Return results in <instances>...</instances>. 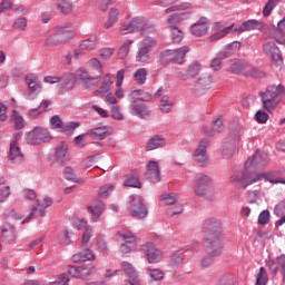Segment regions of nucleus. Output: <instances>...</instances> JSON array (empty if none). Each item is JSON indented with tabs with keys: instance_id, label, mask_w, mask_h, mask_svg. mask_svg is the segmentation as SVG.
<instances>
[{
	"instance_id": "obj_1",
	"label": "nucleus",
	"mask_w": 285,
	"mask_h": 285,
	"mask_svg": "<svg viewBox=\"0 0 285 285\" xmlns=\"http://www.w3.org/2000/svg\"><path fill=\"white\" fill-rule=\"evenodd\" d=\"M204 247L210 255H222V220L215 217L206 218L202 225Z\"/></svg>"
},
{
	"instance_id": "obj_2",
	"label": "nucleus",
	"mask_w": 285,
	"mask_h": 285,
	"mask_svg": "<svg viewBox=\"0 0 285 285\" xmlns=\"http://www.w3.org/2000/svg\"><path fill=\"white\" fill-rule=\"evenodd\" d=\"M266 163L262 161V156L256 153L254 156L245 161V173L243 176L233 175L230 176V183L236 186V188H243L246 190L248 186L255 184V168H264Z\"/></svg>"
},
{
	"instance_id": "obj_3",
	"label": "nucleus",
	"mask_w": 285,
	"mask_h": 285,
	"mask_svg": "<svg viewBox=\"0 0 285 285\" xmlns=\"http://www.w3.org/2000/svg\"><path fill=\"white\" fill-rule=\"evenodd\" d=\"M285 94L284 85H269L265 91L259 92L264 110L273 112L282 102V95Z\"/></svg>"
},
{
	"instance_id": "obj_4",
	"label": "nucleus",
	"mask_w": 285,
	"mask_h": 285,
	"mask_svg": "<svg viewBox=\"0 0 285 285\" xmlns=\"http://www.w3.org/2000/svg\"><path fill=\"white\" fill-rule=\"evenodd\" d=\"M194 184V193H196L198 197H204L207 202H213V199H215L213 178H210V176L204 173L197 174Z\"/></svg>"
},
{
	"instance_id": "obj_5",
	"label": "nucleus",
	"mask_w": 285,
	"mask_h": 285,
	"mask_svg": "<svg viewBox=\"0 0 285 285\" xmlns=\"http://www.w3.org/2000/svg\"><path fill=\"white\" fill-rule=\"evenodd\" d=\"M188 52H190L189 46H184L178 49H167L160 52L158 63H160V66H168V63H184V59Z\"/></svg>"
},
{
	"instance_id": "obj_6",
	"label": "nucleus",
	"mask_w": 285,
	"mask_h": 285,
	"mask_svg": "<svg viewBox=\"0 0 285 285\" xmlns=\"http://www.w3.org/2000/svg\"><path fill=\"white\" fill-rule=\"evenodd\" d=\"M92 237V227H87L82 235V243L80 250L72 256L73 262H92L95 259V253L90 250L92 243L90 239Z\"/></svg>"
},
{
	"instance_id": "obj_7",
	"label": "nucleus",
	"mask_w": 285,
	"mask_h": 285,
	"mask_svg": "<svg viewBox=\"0 0 285 285\" xmlns=\"http://www.w3.org/2000/svg\"><path fill=\"white\" fill-rule=\"evenodd\" d=\"M242 137V132L238 129H235L229 132V135L224 139L220 155L224 159H230L233 155H235V150L237 149V141Z\"/></svg>"
},
{
	"instance_id": "obj_8",
	"label": "nucleus",
	"mask_w": 285,
	"mask_h": 285,
	"mask_svg": "<svg viewBox=\"0 0 285 285\" xmlns=\"http://www.w3.org/2000/svg\"><path fill=\"white\" fill-rule=\"evenodd\" d=\"M24 139L29 146H37L48 144L52 139V135L46 128L36 127L24 135Z\"/></svg>"
},
{
	"instance_id": "obj_9",
	"label": "nucleus",
	"mask_w": 285,
	"mask_h": 285,
	"mask_svg": "<svg viewBox=\"0 0 285 285\" xmlns=\"http://www.w3.org/2000/svg\"><path fill=\"white\" fill-rule=\"evenodd\" d=\"M127 208L135 219H146L148 217V207H146L140 196H129Z\"/></svg>"
},
{
	"instance_id": "obj_10",
	"label": "nucleus",
	"mask_w": 285,
	"mask_h": 285,
	"mask_svg": "<svg viewBox=\"0 0 285 285\" xmlns=\"http://www.w3.org/2000/svg\"><path fill=\"white\" fill-rule=\"evenodd\" d=\"M68 273L76 279H88L90 275H95V273H97V267L92 265H69Z\"/></svg>"
},
{
	"instance_id": "obj_11",
	"label": "nucleus",
	"mask_w": 285,
	"mask_h": 285,
	"mask_svg": "<svg viewBox=\"0 0 285 285\" xmlns=\"http://www.w3.org/2000/svg\"><path fill=\"white\" fill-rule=\"evenodd\" d=\"M208 146H210V140L204 138L199 141L198 147L194 151V159L199 166L206 168L208 166Z\"/></svg>"
},
{
	"instance_id": "obj_12",
	"label": "nucleus",
	"mask_w": 285,
	"mask_h": 285,
	"mask_svg": "<svg viewBox=\"0 0 285 285\" xmlns=\"http://www.w3.org/2000/svg\"><path fill=\"white\" fill-rule=\"evenodd\" d=\"M45 83H59L58 91L59 95H66V92H70L72 88H75V81L70 78H61L57 76H47L43 79Z\"/></svg>"
},
{
	"instance_id": "obj_13",
	"label": "nucleus",
	"mask_w": 285,
	"mask_h": 285,
	"mask_svg": "<svg viewBox=\"0 0 285 285\" xmlns=\"http://www.w3.org/2000/svg\"><path fill=\"white\" fill-rule=\"evenodd\" d=\"M141 252L147 258L148 264H159L164 259V254L161 249L155 247V244L147 243L141 246Z\"/></svg>"
},
{
	"instance_id": "obj_14",
	"label": "nucleus",
	"mask_w": 285,
	"mask_h": 285,
	"mask_svg": "<svg viewBox=\"0 0 285 285\" xmlns=\"http://www.w3.org/2000/svg\"><path fill=\"white\" fill-rule=\"evenodd\" d=\"M145 178L150 181V184H159V181H161V170L159 169V163L157 160L149 161Z\"/></svg>"
},
{
	"instance_id": "obj_15",
	"label": "nucleus",
	"mask_w": 285,
	"mask_h": 285,
	"mask_svg": "<svg viewBox=\"0 0 285 285\" xmlns=\"http://www.w3.org/2000/svg\"><path fill=\"white\" fill-rule=\"evenodd\" d=\"M120 238L125 244L120 246V250L124 255H128V253H132L137 248V236H135L132 233H120Z\"/></svg>"
},
{
	"instance_id": "obj_16",
	"label": "nucleus",
	"mask_w": 285,
	"mask_h": 285,
	"mask_svg": "<svg viewBox=\"0 0 285 285\" xmlns=\"http://www.w3.org/2000/svg\"><path fill=\"white\" fill-rule=\"evenodd\" d=\"M70 39H72V31L62 30L49 36L45 41V46H61V43H66Z\"/></svg>"
},
{
	"instance_id": "obj_17",
	"label": "nucleus",
	"mask_w": 285,
	"mask_h": 285,
	"mask_svg": "<svg viewBox=\"0 0 285 285\" xmlns=\"http://www.w3.org/2000/svg\"><path fill=\"white\" fill-rule=\"evenodd\" d=\"M208 30H210V27L208 26V18L206 17H202L189 28V32L193 37H206V35H208Z\"/></svg>"
},
{
	"instance_id": "obj_18",
	"label": "nucleus",
	"mask_w": 285,
	"mask_h": 285,
	"mask_svg": "<svg viewBox=\"0 0 285 285\" xmlns=\"http://www.w3.org/2000/svg\"><path fill=\"white\" fill-rule=\"evenodd\" d=\"M128 108L130 115H134V117H138L139 119H146V117H150V107L146 106L145 104L131 102Z\"/></svg>"
},
{
	"instance_id": "obj_19",
	"label": "nucleus",
	"mask_w": 285,
	"mask_h": 285,
	"mask_svg": "<svg viewBox=\"0 0 285 285\" xmlns=\"http://www.w3.org/2000/svg\"><path fill=\"white\" fill-rule=\"evenodd\" d=\"M121 268L125 274H127V277H129L128 283L130 285H141V277L137 273V269L132 267V265L128 262L121 263Z\"/></svg>"
},
{
	"instance_id": "obj_20",
	"label": "nucleus",
	"mask_w": 285,
	"mask_h": 285,
	"mask_svg": "<svg viewBox=\"0 0 285 285\" xmlns=\"http://www.w3.org/2000/svg\"><path fill=\"white\" fill-rule=\"evenodd\" d=\"M263 52L271 57L272 61H282V51L274 41H267L263 43Z\"/></svg>"
},
{
	"instance_id": "obj_21",
	"label": "nucleus",
	"mask_w": 285,
	"mask_h": 285,
	"mask_svg": "<svg viewBox=\"0 0 285 285\" xmlns=\"http://www.w3.org/2000/svg\"><path fill=\"white\" fill-rule=\"evenodd\" d=\"M277 266L275 267V261L267 262V268H269L272 275H277V272L279 271L283 282H285V255L282 254L277 256L276 258Z\"/></svg>"
},
{
	"instance_id": "obj_22",
	"label": "nucleus",
	"mask_w": 285,
	"mask_h": 285,
	"mask_svg": "<svg viewBox=\"0 0 285 285\" xmlns=\"http://www.w3.org/2000/svg\"><path fill=\"white\" fill-rule=\"evenodd\" d=\"M26 83L29 88L28 99H35L32 95H39L41 92V82L39 78L35 75H28L26 77Z\"/></svg>"
},
{
	"instance_id": "obj_23",
	"label": "nucleus",
	"mask_w": 285,
	"mask_h": 285,
	"mask_svg": "<svg viewBox=\"0 0 285 285\" xmlns=\"http://www.w3.org/2000/svg\"><path fill=\"white\" fill-rule=\"evenodd\" d=\"M264 29V22L252 19L244 21L238 28L235 29V32L237 35H242V32H248L250 30H263Z\"/></svg>"
},
{
	"instance_id": "obj_24",
	"label": "nucleus",
	"mask_w": 285,
	"mask_h": 285,
	"mask_svg": "<svg viewBox=\"0 0 285 285\" xmlns=\"http://www.w3.org/2000/svg\"><path fill=\"white\" fill-rule=\"evenodd\" d=\"M199 70H202V63L195 61L187 67V72L179 71L178 75L181 81H188V79H195L199 75Z\"/></svg>"
},
{
	"instance_id": "obj_25",
	"label": "nucleus",
	"mask_w": 285,
	"mask_h": 285,
	"mask_svg": "<svg viewBox=\"0 0 285 285\" xmlns=\"http://www.w3.org/2000/svg\"><path fill=\"white\" fill-rule=\"evenodd\" d=\"M8 157L11 160V164H21L23 161V153H21V148H19L17 141L10 144Z\"/></svg>"
},
{
	"instance_id": "obj_26",
	"label": "nucleus",
	"mask_w": 285,
	"mask_h": 285,
	"mask_svg": "<svg viewBox=\"0 0 285 285\" xmlns=\"http://www.w3.org/2000/svg\"><path fill=\"white\" fill-rule=\"evenodd\" d=\"M212 83L213 79L209 75L202 76L195 85L196 91L198 92V95H204L206 90H210Z\"/></svg>"
},
{
	"instance_id": "obj_27",
	"label": "nucleus",
	"mask_w": 285,
	"mask_h": 285,
	"mask_svg": "<svg viewBox=\"0 0 285 285\" xmlns=\"http://www.w3.org/2000/svg\"><path fill=\"white\" fill-rule=\"evenodd\" d=\"M88 212L92 215L91 222H98L99 217L104 215V212L106 210V204L104 203H94V205H90L87 207Z\"/></svg>"
},
{
	"instance_id": "obj_28",
	"label": "nucleus",
	"mask_w": 285,
	"mask_h": 285,
	"mask_svg": "<svg viewBox=\"0 0 285 285\" xmlns=\"http://www.w3.org/2000/svg\"><path fill=\"white\" fill-rule=\"evenodd\" d=\"M124 186H128L129 188H141V181H139V173L134 169L129 175L125 176Z\"/></svg>"
},
{
	"instance_id": "obj_29",
	"label": "nucleus",
	"mask_w": 285,
	"mask_h": 285,
	"mask_svg": "<svg viewBox=\"0 0 285 285\" xmlns=\"http://www.w3.org/2000/svg\"><path fill=\"white\" fill-rule=\"evenodd\" d=\"M193 12H183V13H173L167 19V23L169 26V29L177 28V23H181L184 19H188Z\"/></svg>"
},
{
	"instance_id": "obj_30",
	"label": "nucleus",
	"mask_w": 285,
	"mask_h": 285,
	"mask_svg": "<svg viewBox=\"0 0 285 285\" xmlns=\"http://www.w3.org/2000/svg\"><path fill=\"white\" fill-rule=\"evenodd\" d=\"M164 146H166V139L159 135H156L147 141L146 150H157V148H164Z\"/></svg>"
},
{
	"instance_id": "obj_31",
	"label": "nucleus",
	"mask_w": 285,
	"mask_h": 285,
	"mask_svg": "<svg viewBox=\"0 0 285 285\" xmlns=\"http://www.w3.org/2000/svg\"><path fill=\"white\" fill-rule=\"evenodd\" d=\"M269 181L271 184H284V179H273V174H268V173H257L254 169V184H257V181Z\"/></svg>"
},
{
	"instance_id": "obj_32",
	"label": "nucleus",
	"mask_w": 285,
	"mask_h": 285,
	"mask_svg": "<svg viewBox=\"0 0 285 285\" xmlns=\"http://www.w3.org/2000/svg\"><path fill=\"white\" fill-rule=\"evenodd\" d=\"M56 8L61 14H71L73 6L70 0H57Z\"/></svg>"
},
{
	"instance_id": "obj_33",
	"label": "nucleus",
	"mask_w": 285,
	"mask_h": 285,
	"mask_svg": "<svg viewBox=\"0 0 285 285\" xmlns=\"http://www.w3.org/2000/svg\"><path fill=\"white\" fill-rule=\"evenodd\" d=\"M56 159L61 166L68 161V145H60L56 148Z\"/></svg>"
},
{
	"instance_id": "obj_34",
	"label": "nucleus",
	"mask_w": 285,
	"mask_h": 285,
	"mask_svg": "<svg viewBox=\"0 0 285 285\" xmlns=\"http://www.w3.org/2000/svg\"><path fill=\"white\" fill-rule=\"evenodd\" d=\"M131 26H134L135 32H141L142 35H146L148 30H153L146 21L142 20V18H134L131 20Z\"/></svg>"
},
{
	"instance_id": "obj_35",
	"label": "nucleus",
	"mask_w": 285,
	"mask_h": 285,
	"mask_svg": "<svg viewBox=\"0 0 285 285\" xmlns=\"http://www.w3.org/2000/svg\"><path fill=\"white\" fill-rule=\"evenodd\" d=\"M114 81L112 78H110V75H106L104 78V81L101 82V86L99 89L94 91V95L97 97L99 95H106L110 90V87L112 86Z\"/></svg>"
},
{
	"instance_id": "obj_36",
	"label": "nucleus",
	"mask_w": 285,
	"mask_h": 285,
	"mask_svg": "<svg viewBox=\"0 0 285 285\" xmlns=\"http://www.w3.org/2000/svg\"><path fill=\"white\" fill-rule=\"evenodd\" d=\"M136 61L137 63H146V61H150V50L140 46L136 52Z\"/></svg>"
},
{
	"instance_id": "obj_37",
	"label": "nucleus",
	"mask_w": 285,
	"mask_h": 285,
	"mask_svg": "<svg viewBox=\"0 0 285 285\" xmlns=\"http://www.w3.org/2000/svg\"><path fill=\"white\" fill-rule=\"evenodd\" d=\"M187 250H190V247L176 252L170 259L171 266H175V268H178L179 265L184 264V259H186V256L184 255V253H187Z\"/></svg>"
},
{
	"instance_id": "obj_38",
	"label": "nucleus",
	"mask_w": 285,
	"mask_h": 285,
	"mask_svg": "<svg viewBox=\"0 0 285 285\" xmlns=\"http://www.w3.org/2000/svg\"><path fill=\"white\" fill-rule=\"evenodd\" d=\"M87 135L92 137V139H99L101 141L108 137V131L104 127H97L91 129Z\"/></svg>"
},
{
	"instance_id": "obj_39",
	"label": "nucleus",
	"mask_w": 285,
	"mask_h": 285,
	"mask_svg": "<svg viewBox=\"0 0 285 285\" xmlns=\"http://www.w3.org/2000/svg\"><path fill=\"white\" fill-rule=\"evenodd\" d=\"M94 48H97V35H91L80 43V50H94Z\"/></svg>"
},
{
	"instance_id": "obj_40",
	"label": "nucleus",
	"mask_w": 285,
	"mask_h": 285,
	"mask_svg": "<svg viewBox=\"0 0 285 285\" xmlns=\"http://www.w3.org/2000/svg\"><path fill=\"white\" fill-rule=\"evenodd\" d=\"M2 237H4V239H7L8 242H14V239H17V229L14 228V226H3Z\"/></svg>"
},
{
	"instance_id": "obj_41",
	"label": "nucleus",
	"mask_w": 285,
	"mask_h": 285,
	"mask_svg": "<svg viewBox=\"0 0 285 285\" xmlns=\"http://www.w3.org/2000/svg\"><path fill=\"white\" fill-rule=\"evenodd\" d=\"M135 81L139 83L140 86H144L148 79V69L146 68H139L136 70L135 75Z\"/></svg>"
},
{
	"instance_id": "obj_42",
	"label": "nucleus",
	"mask_w": 285,
	"mask_h": 285,
	"mask_svg": "<svg viewBox=\"0 0 285 285\" xmlns=\"http://www.w3.org/2000/svg\"><path fill=\"white\" fill-rule=\"evenodd\" d=\"M169 30L171 32V43H181L184 41V31L179 27H173Z\"/></svg>"
},
{
	"instance_id": "obj_43",
	"label": "nucleus",
	"mask_w": 285,
	"mask_h": 285,
	"mask_svg": "<svg viewBox=\"0 0 285 285\" xmlns=\"http://www.w3.org/2000/svg\"><path fill=\"white\" fill-rule=\"evenodd\" d=\"M63 177L68 181H75L76 184H83V179L77 178V174H75V169H72V167L65 168Z\"/></svg>"
},
{
	"instance_id": "obj_44",
	"label": "nucleus",
	"mask_w": 285,
	"mask_h": 285,
	"mask_svg": "<svg viewBox=\"0 0 285 285\" xmlns=\"http://www.w3.org/2000/svg\"><path fill=\"white\" fill-rule=\"evenodd\" d=\"M245 77H252V79H264V77H266V72L252 67L245 71Z\"/></svg>"
},
{
	"instance_id": "obj_45",
	"label": "nucleus",
	"mask_w": 285,
	"mask_h": 285,
	"mask_svg": "<svg viewBox=\"0 0 285 285\" xmlns=\"http://www.w3.org/2000/svg\"><path fill=\"white\" fill-rule=\"evenodd\" d=\"M159 108L161 112H170V110H173V102L170 100V97L163 96L160 99Z\"/></svg>"
},
{
	"instance_id": "obj_46",
	"label": "nucleus",
	"mask_w": 285,
	"mask_h": 285,
	"mask_svg": "<svg viewBox=\"0 0 285 285\" xmlns=\"http://www.w3.org/2000/svg\"><path fill=\"white\" fill-rule=\"evenodd\" d=\"M266 284H268V273L266 272V268L261 267L256 276V285H266Z\"/></svg>"
},
{
	"instance_id": "obj_47",
	"label": "nucleus",
	"mask_w": 285,
	"mask_h": 285,
	"mask_svg": "<svg viewBox=\"0 0 285 285\" xmlns=\"http://www.w3.org/2000/svg\"><path fill=\"white\" fill-rule=\"evenodd\" d=\"M99 77H89L86 82H82L85 90H95L96 86H99Z\"/></svg>"
},
{
	"instance_id": "obj_48",
	"label": "nucleus",
	"mask_w": 285,
	"mask_h": 285,
	"mask_svg": "<svg viewBox=\"0 0 285 285\" xmlns=\"http://www.w3.org/2000/svg\"><path fill=\"white\" fill-rule=\"evenodd\" d=\"M132 40H127L118 50V56L120 59H126L128 57V52H130V46H132Z\"/></svg>"
},
{
	"instance_id": "obj_49",
	"label": "nucleus",
	"mask_w": 285,
	"mask_h": 285,
	"mask_svg": "<svg viewBox=\"0 0 285 285\" xmlns=\"http://www.w3.org/2000/svg\"><path fill=\"white\" fill-rule=\"evenodd\" d=\"M215 257H219V255H213L210 253H207V256L203 257L200 261V266L203 268H208L215 264Z\"/></svg>"
},
{
	"instance_id": "obj_50",
	"label": "nucleus",
	"mask_w": 285,
	"mask_h": 285,
	"mask_svg": "<svg viewBox=\"0 0 285 285\" xmlns=\"http://www.w3.org/2000/svg\"><path fill=\"white\" fill-rule=\"evenodd\" d=\"M80 124L77 121H71L67 125H62L60 132H66V135H72L76 128H79Z\"/></svg>"
},
{
	"instance_id": "obj_51",
	"label": "nucleus",
	"mask_w": 285,
	"mask_h": 285,
	"mask_svg": "<svg viewBox=\"0 0 285 285\" xmlns=\"http://www.w3.org/2000/svg\"><path fill=\"white\" fill-rule=\"evenodd\" d=\"M160 199L165 202L167 206H173V204H177V194L175 193L163 194L160 196Z\"/></svg>"
},
{
	"instance_id": "obj_52",
	"label": "nucleus",
	"mask_w": 285,
	"mask_h": 285,
	"mask_svg": "<svg viewBox=\"0 0 285 285\" xmlns=\"http://www.w3.org/2000/svg\"><path fill=\"white\" fill-rule=\"evenodd\" d=\"M147 273L151 279H155V282H161L166 275L161 269H147Z\"/></svg>"
},
{
	"instance_id": "obj_53",
	"label": "nucleus",
	"mask_w": 285,
	"mask_h": 285,
	"mask_svg": "<svg viewBox=\"0 0 285 285\" xmlns=\"http://www.w3.org/2000/svg\"><path fill=\"white\" fill-rule=\"evenodd\" d=\"M240 48H242V42L234 41L232 43L226 45L224 50L229 51V55H235V52H239Z\"/></svg>"
},
{
	"instance_id": "obj_54",
	"label": "nucleus",
	"mask_w": 285,
	"mask_h": 285,
	"mask_svg": "<svg viewBox=\"0 0 285 285\" xmlns=\"http://www.w3.org/2000/svg\"><path fill=\"white\" fill-rule=\"evenodd\" d=\"M268 222H271V212H268V209H265L258 216V224L261 226H266Z\"/></svg>"
},
{
	"instance_id": "obj_55",
	"label": "nucleus",
	"mask_w": 285,
	"mask_h": 285,
	"mask_svg": "<svg viewBox=\"0 0 285 285\" xmlns=\"http://www.w3.org/2000/svg\"><path fill=\"white\" fill-rule=\"evenodd\" d=\"M154 46H157V40L154 38L147 37L140 42V47L146 48L147 50H153Z\"/></svg>"
},
{
	"instance_id": "obj_56",
	"label": "nucleus",
	"mask_w": 285,
	"mask_h": 285,
	"mask_svg": "<svg viewBox=\"0 0 285 285\" xmlns=\"http://www.w3.org/2000/svg\"><path fill=\"white\" fill-rule=\"evenodd\" d=\"M50 126L53 130H57V128H59L61 130V128H63V120H61V117L56 115V116L51 117Z\"/></svg>"
},
{
	"instance_id": "obj_57",
	"label": "nucleus",
	"mask_w": 285,
	"mask_h": 285,
	"mask_svg": "<svg viewBox=\"0 0 285 285\" xmlns=\"http://www.w3.org/2000/svg\"><path fill=\"white\" fill-rule=\"evenodd\" d=\"M28 26V20L26 19V17L22 18H18L14 22H13V28L14 30H26V27Z\"/></svg>"
},
{
	"instance_id": "obj_58",
	"label": "nucleus",
	"mask_w": 285,
	"mask_h": 285,
	"mask_svg": "<svg viewBox=\"0 0 285 285\" xmlns=\"http://www.w3.org/2000/svg\"><path fill=\"white\" fill-rule=\"evenodd\" d=\"M257 124H266L268 121V114L264 110H258L255 115Z\"/></svg>"
},
{
	"instance_id": "obj_59",
	"label": "nucleus",
	"mask_w": 285,
	"mask_h": 285,
	"mask_svg": "<svg viewBox=\"0 0 285 285\" xmlns=\"http://www.w3.org/2000/svg\"><path fill=\"white\" fill-rule=\"evenodd\" d=\"M58 242L59 244H62L65 246H68V244H70V233L68 232H61L59 235H58Z\"/></svg>"
},
{
	"instance_id": "obj_60",
	"label": "nucleus",
	"mask_w": 285,
	"mask_h": 285,
	"mask_svg": "<svg viewBox=\"0 0 285 285\" xmlns=\"http://www.w3.org/2000/svg\"><path fill=\"white\" fill-rule=\"evenodd\" d=\"M13 119H14V128H16V130H21V128H23V126H26L23 124V117L19 116L17 114V110H13Z\"/></svg>"
},
{
	"instance_id": "obj_61",
	"label": "nucleus",
	"mask_w": 285,
	"mask_h": 285,
	"mask_svg": "<svg viewBox=\"0 0 285 285\" xmlns=\"http://www.w3.org/2000/svg\"><path fill=\"white\" fill-rule=\"evenodd\" d=\"M68 282H70V278L68 277V274L63 273L60 274L57 281L51 282L49 285H68Z\"/></svg>"
},
{
	"instance_id": "obj_62",
	"label": "nucleus",
	"mask_w": 285,
	"mask_h": 285,
	"mask_svg": "<svg viewBox=\"0 0 285 285\" xmlns=\"http://www.w3.org/2000/svg\"><path fill=\"white\" fill-rule=\"evenodd\" d=\"M112 190H115L114 185H105V186L100 187L99 196L100 197H108L110 195V193H112Z\"/></svg>"
},
{
	"instance_id": "obj_63",
	"label": "nucleus",
	"mask_w": 285,
	"mask_h": 285,
	"mask_svg": "<svg viewBox=\"0 0 285 285\" xmlns=\"http://www.w3.org/2000/svg\"><path fill=\"white\" fill-rule=\"evenodd\" d=\"M276 217H284L285 215V200L278 203L274 208Z\"/></svg>"
},
{
	"instance_id": "obj_64",
	"label": "nucleus",
	"mask_w": 285,
	"mask_h": 285,
	"mask_svg": "<svg viewBox=\"0 0 285 285\" xmlns=\"http://www.w3.org/2000/svg\"><path fill=\"white\" fill-rule=\"evenodd\" d=\"M275 8V0H268L263 9L264 17H271L273 9Z\"/></svg>"
}]
</instances>
